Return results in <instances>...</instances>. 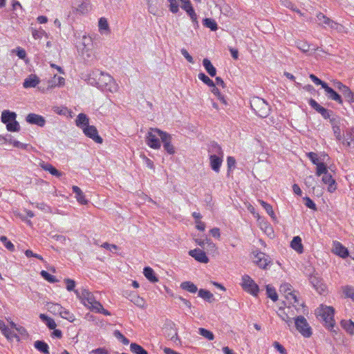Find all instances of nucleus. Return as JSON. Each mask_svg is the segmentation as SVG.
Wrapping results in <instances>:
<instances>
[{
	"mask_svg": "<svg viewBox=\"0 0 354 354\" xmlns=\"http://www.w3.org/2000/svg\"><path fill=\"white\" fill-rule=\"evenodd\" d=\"M87 82L88 84L96 86L103 91L115 93L118 89V85L114 79L108 73L100 71L98 69L89 73Z\"/></svg>",
	"mask_w": 354,
	"mask_h": 354,
	"instance_id": "obj_1",
	"label": "nucleus"
},
{
	"mask_svg": "<svg viewBox=\"0 0 354 354\" xmlns=\"http://www.w3.org/2000/svg\"><path fill=\"white\" fill-rule=\"evenodd\" d=\"M250 106L256 114L262 118H266L270 113V105L261 97H253L250 102Z\"/></svg>",
	"mask_w": 354,
	"mask_h": 354,
	"instance_id": "obj_2",
	"label": "nucleus"
},
{
	"mask_svg": "<svg viewBox=\"0 0 354 354\" xmlns=\"http://www.w3.org/2000/svg\"><path fill=\"white\" fill-rule=\"evenodd\" d=\"M334 308L330 306L322 305L317 311V316L324 322L328 329L332 330L335 326Z\"/></svg>",
	"mask_w": 354,
	"mask_h": 354,
	"instance_id": "obj_3",
	"label": "nucleus"
},
{
	"mask_svg": "<svg viewBox=\"0 0 354 354\" xmlns=\"http://www.w3.org/2000/svg\"><path fill=\"white\" fill-rule=\"evenodd\" d=\"M295 326L304 337H310L312 335L311 327L304 316L299 315L295 318Z\"/></svg>",
	"mask_w": 354,
	"mask_h": 354,
	"instance_id": "obj_4",
	"label": "nucleus"
},
{
	"mask_svg": "<svg viewBox=\"0 0 354 354\" xmlns=\"http://www.w3.org/2000/svg\"><path fill=\"white\" fill-rule=\"evenodd\" d=\"M155 131H156L159 134V137L160 138L161 142L163 144V148L169 154H174L175 153V148L171 144L172 137L171 136L160 129H155Z\"/></svg>",
	"mask_w": 354,
	"mask_h": 354,
	"instance_id": "obj_5",
	"label": "nucleus"
},
{
	"mask_svg": "<svg viewBox=\"0 0 354 354\" xmlns=\"http://www.w3.org/2000/svg\"><path fill=\"white\" fill-rule=\"evenodd\" d=\"M158 128H150L145 137L147 145L151 149H159L161 147V140L158 138L159 134L155 131Z\"/></svg>",
	"mask_w": 354,
	"mask_h": 354,
	"instance_id": "obj_6",
	"label": "nucleus"
},
{
	"mask_svg": "<svg viewBox=\"0 0 354 354\" xmlns=\"http://www.w3.org/2000/svg\"><path fill=\"white\" fill-rule=\"evenodd\" d=\"M242 287L244 290L250 294L257 296L259 291V286L248 275L245 274L242 277Z\"/></svg>",
	"mask_w": 354,
	"mask_h": 354,
	"instance_id": "obj_7",
	"label": "nucleus"
},
{
	"mask_svg": "<svg viewBox=\"0 0 354 354\" xmlns=\"http://www.w3.org/2000/svg\"><path fill=\"white\" fill-rule=\"evenodd\" d=\"M75 293L84 306L87 308L97 300L93 294L86 289H83L81 292L75 290Z\"/></svg>",
	"mask_w": 354,
	"mask_h": 354,
	"instance_id": "obj_8",
	"label": "nucleus"
},
{
	"mask_svg": "<svg viewBox=\"0 0 354 354\" xmlns=\"http://www.w3.org/2000/svg\"><path fill=\"white\" fill-rule=\"evenodd\" d=\"M317 21L319 26H322L324 28L326 26H328L331 29L340 30L342 27L340 24L330 19L322 12H319L317 15Z\"/></svg>",
	"mask_w": 354,
	"mask_h": 354,
	"instance_id": "obj_9",
	"label": "nucleus"
},
{
	"mask_svg": "<svg viewBox=\"0 0 354 354\" xmlns=\"http://www.w3.org/2000/svg\"><path fill=\"white\" fill-rule=\"evenodd\" d=\"M308 104L314 110H315L317 113L321 114V115L324 119H332L330 117L333 115V111L328 110L322 106H321L316 100L313 98H310L308 100Z\"/></svg>",
	"mask_w": 354,
	"mask_h": 354,
	"instance_id": "obj_10",
	"label": "nucleus"
},
{
	"mask_svg": "<svg viewBox=\"0 0 354 354\" xmlns=\"http://www.w3.org/2000/svg\"><path fill=\"white\" fill-rule=\"evenodd\" d=\"M254 262L261 268L267 269L268 266L271 263L270 257L265 253L257 251L254 253Z\"/></svg>",
	"mask_w": 354,
	"mask_h": 354,
	"instance_id": "obj_11",
	"label": "nucleus"
},
{
	"mask_svg": "<svg viewBox=\"0 0 354 354\" xmlns=\"http://www.w3.org/2000/svg\"><path fill=\"white\" fill-rule=\"evenodd\" d=\"M309 281L318 293L322 294L326 291V286L323 283L322 279L317 274L310 275Z\"/></svg>",
	"mask_w": 354,
	"mask_h": 354,
	"instance_id": "obj_12",
	"label": "nucleus"
},
{
	"mask_svg": "<svg viewBox=\"0 0 354 354\" xmlns=\"http://www.w3.org/2000/svg\"><path fill=\"white\" fill-rule=\"evenodd\" d=\"M82 130L87 137L91 138L96 143L101 144L102 142V138L98 135V131L95 127L88 124L84 127Z\"/></svg>",
	"mask_w": 354,
	"mask_h": 354,
	"instance_id": "obj_13",
	"label": "nucleus"
},
{
	"mask_svg": "<svg viewBox=\"0 0 354 354\" xmlns=\"http://www.w3.org/2000/svg\"><path fill=\"white\" fill-rule=\"evenodd\" d=\"M26 121L31 124H36L40 127H43L46 124L45 118L36 113H29L26 118Z\"/></svg>",
	"mask_w": 354,
	"mask_h": 354,
	"instance_id": "obj_14",
	"label": "nucleus"
},
{
	"mask_svg": "<svg viewBox=\"0 0 354 354\" xmlns=\"http://www.w3.org/2000/svg\"><path fill=\"white\" fill-rule=\"evenodd\" d=\"M323 88L326 92L327 97L330 100L337 102L339 104H343V100L340 95H339L334 89L328 86V84H324Z\"/></svg>",
	"mask_w": 354,
	"mask_h": 354,
	"instance_id": "obj_15",
	"label": "nucleus"
},
{
	"mask_svg": "<svg viewBox=\"0 0 354 354\" xmlns=\"http://www.w3.org/2000/svg\"><path fill=\"white\" fill-rule=\"evenodd\" d=\"M189 254L198 262L206 263L209 261L205 252L201 249L191 250L189 251Z\"/></svg>",
	"mask_w": 354,
	"mask_h": 354,
	"instance_id": "obj_16",
	"label": "nucleus"
},
{
	"mask_svg": "<svg viewBox=\"0 0 354 354\" xmlns=\"http://www.w3.org/2000/svg\"><path fill=\"white\" fill-rule=\"evenodd\" d=\"M333 252L339 257L345 259L349 256L348 249L344 247L341 243L338 241H334L333 243Z\"/></svg>",
	"mask_w": 354,
	"mask_h": 354,
	"instance_id": "obj_17",
	"label": "nucleus"
},
{
	"mask_svg": "<svg viewBox=\"0 0 354 354\" xmlns=\"http://www.w3.org/2000/svg\"><path fill=\"white\" fill-rule=\"evenodd\" d=\"M223 156H209L210 167L216 173H218L220 171V169L223 162Z\"/></svg>",
	"mask_w": 354,
	"mask_h": 354,
	"instance_id": "obj_18",
	"label": "nucleus"
},
{
	"mask_svg": "<svg viewBox=\"0 0 354 354\" xmlns=\"http://www.w3.org/2000/svg\"><path fill=\"white\" fill-rule=\"evenodd\" d=\"M209 156H223L224 153L221 147L216 142H211L208 146Z\"/></svg>",
	"mask_w": 354,
	"mask_h": 354,
	"instance_id": "obj_19",
	"label": "nucleus"
},
{
	"mask_svg": "<svg viewBox=\"0 0 354 354\" xmlns=\"http://www.w3.org/2000/svg\"><path fill=\"white\" fill-rule=\"evenodd\" d=\"M39 82V78L36 75L32 74L24 80L23 86L25 88H35Z\"/></svg>",
	"mask_w": 354,
	"mask_h": 354,
	"instance_id": "obj_20",
	"label": "nucleus"
},
{
	"mask_svg": "<svg viewBox=\"0 0 354 354\" xmlns=\"http://www.w3.org/2000/svg\"><path fill=\"white\" fill-rule=\"evenodd\" d=\"M322 181L324 183L327 184L328 185V191L329 192L332 193L336 189L335 181L333 178L330 174H325L322 177Z\"/></svg>",
	"mask_w": 354,
	"mask_h": 354,
	"instance_id": "obj_21",
	"label": "nucleus"
},
{
	"mask_svg": "<svg viewBox=\"0 0 354 354\" xmlns=\"http://www.w3.org/2000/svg\"><path fill=\"white\" fill-rule=\"evenodd\" d=\"M16 118L17 114L15 112L10 111L9 110H4L1 113V120L3 124H7L12 120H15Z\"/></svg>",
	"mask_w": 354,
	"mask_h": 354,
	"instance_id": "obj_22",
	"label": "nucleus"
},
{
	"mask_svg": "<svg viewBox=\"0 0 354 354\" xmlns=\"http://www.w3.org/2000/svg\"><path fill=\"white\" fill-rule=\"evenodd\" d=\"M72 189H73V192L74 194H75V198H76L77 201L80 203H81L82 205H85L87 203L88 201L86 199L84 193L82 192V191L81 190V189L79 187L73 185L72 187Z\"/></svg>",
	"mask_w": 354,
	"mask_h": 354,
	"instance_id": "obj_23",
	"label": "nucleus"
},
{
	"mask_svg": "<svg viewBox=\"0 0 354 354\" xmlns=\"http://www.w3.org/2000/svg\"><path fill=\"white\" fill-rule=\"evenodd\" d=\"M167 330H169L168 333H166L167 337H169L174 343H176L177 341L180 342V339L178 337L177 330L174 327V324L173 323L169 325V328H166V332Z\"/></svg>",
	"mask_w": 354,
	"mask_h": 354,
	"instance_id": "obj_24",
	"label": "nucleus"
},
{
	"mask_svg": "<svg viewBox=\"0 0 354 354\" xmlns=\"http://www.w3.org/2000/svg\"><path fill=\"white\" fill-rule=\"evenodd\" d=\"M203 65L205 69L206 70L207 73L211 77H214L216 75V68L212 65V64L208 59L205 58L203 60Z\"/></svg>",
	"mask_w": 354,
	"mask_h": 354,
	"instance_id": "obj_25",
	"label": "nucleus"
},
{
	"mask_svg": "<svg viewBox=\"0 0 354 354\" xmlns=\"http://www.w3.org/2000/svg\"><path fill=\"white\" fill-rule=\"evenodd\" d=\"M76 125L83 129L84 127L88 126V118L84 113H80L76 119Z\"/></svg>",
	"mask_w": 354,
	"mask_h": 354,
	"instance_id": "obj_26",
	"label": "nucleus"
},
{
	"mask_svg": "<svg viewBox=\"0 0 354 354\" xmlns=\"http://www.w3.org/2000/svg\"><path fill=\"white\" fill-rule=\"evenodd\" d=\"M290 246L292 249L297 251L299 253H301L303 252V245L301 243V239L297 236L293 237Z\"/></svg>",
	"mask_w": 354,
	"mask_h": 354,
	"instance_id": "obj_27",
	"label": "nucleus"
},
{
	"mask_svg": "<svg viewBox=\"0 0 354 354\" xmlns=\"http://www.w3.org/2000/svg\"><path fill=\"white\" fill-rule=\"evenodd\" d=\"M36 349L44 354H49L48 345L44 341L37 340L34 343Z\"/></svg>",
	"mask_w": 354,
	"mask_h": 354,
	"instance_id": "obj_28",
	"label": "nucleus"
},
{
	"mask_svg": "<svg viewBox=\"0 0 354 354\" xmlns=\"http://www.w3.org/2000/svg\"><path fill=\"white\" fill-rule=\"evenodd\" d=\"M145 277L151 282L155 283L158 281L156 274L152 268L150 267H145L143 271Z\"/></svg>",
	"mask_w": 354,
	"mask_h": 354,
	"instance_id": "obj_29",
	"label": "nucleus"
},
{
	"mask_svg": "<svg viewBox=\"0 0 354 354\" xmlns=\"http://www.w3.org/2000/svg\"><path fill=\"white\" fill-rule=\"evenodd\" d=\"M184 10L187 12V14L189 15V17H190L192 23H193V25L194 26H198V20H197V15L193 8V6H188L187 8H184Z\"/></svg>",
	"mask_w": 354,
	"mask_h": 354,
	"instance_id": "obj_30",
	"label": "nucleus"
},
{
	"mask_svg": "<svg viewBox=\"0 0 354 354\" xmlns=\"http://www.w3.org/2000/svg\"><path fill=\"white\" fill-rule=\"evenodd\" d=\"M343 144L348 147L354 148V136L351 130H347L346 131Z\"/></svg>",
	"mask_w": 354,
	"mask_h": 354,
	"instance_id": "obj_31",
	"label": "nucleus"
},
{
	"mask_svg": "<svg viewBox=\"0 0 354 354\" xmlns=\"http://www.w3.org/2000/svg\"><path fill=\"white\" fill-rule=\"evenodd\" d=\"M341 326L350 335H354V322L351 319L342 320Z\"/></svg>",
	"mask_w": 354,
	"mask_h": 354,
	"instance_id": "obj_32",
	"label": "nucleus"
},
{
	"mask_svg": "<svg viewBox=\"0 0 354 354\" xmlns=\"http://www.w3.org/2000/svg\"><path fill=\"white\" fill-rule=\"evenodd\" d=\"M180 288L191 293H196L198 291L197 286L191 281H184L181 283Z\"/></svg>",
	"mask_w": 354,
	"mask_h": 354,
	"instance_id": "obj_33",
	"label": "nucleus"
},
{
	"mask_svg": "<svg viewBox=\"0 0 354 354\" xmlns=\"http://www.w3.org/2000/svg\"><path fill=\"white\" fill-rule=\"evenodd\" d=\"M39 318L46 324L48 328L55 329L56 328L57 324L53 319L48 317L45 314H40Z\"/></svg>",
	"mask_w": 354,
	"mask_h": 354,
	"instance_id": "obj_34",
	"label": "nucleus"
},
{
	"mask_svg": "<svg viewBox=\"0 0 354 354\" xmlns=\"http://www.w3.org/2000/svg\"><path fill=\"white\" fill-rule=\"evenodd\" d=\"M203 24L212 31H216L218 29V25L216 21L212 18H205L203 20Z\"/></svg>",
	"mask_w": 354,
	"mask_h": 354,
	"instance_id": "obj_35",
	"label": "nucleus"
},
{
	"mask_svg": "<svg viewBox=\"0 0 354 354\" xmlns=\"http://www.w3.org/2000/svg\"><path fill=\"white\" fill-rule=\"evenodd\" d=\"M41 167L44 170L49 171V173L53 176L59 177L62 176V173L59 171L55 167L51 164L45 163L41 165Z\"/></svg>",
	"mask_w": 354,
	"mask_h": 354,
	"instance_id": "obj_36",
	"label": "nucleus"
},
{
	"mask_svg": "<svg viewBox=\"0 0 354 354\" xmlns=\"http://www.w3.org/2000/svg\"><path fill=\"white\" fill-rule=\"evenodd\" d=\"M99 31L100 33H108L109 32V26L107 20L101 17L98 21Z\"/></svg>",
	"mask_w": 354,
	"mask_h": 354,
	"instance_id": "obj_37",
	"label": "nucleus"
},
{
	"mask_svg": "<svg viewBox=\"0 0 354 354\" xmlns=\"http://www.w3.org/2000/svg\"><path fill=\"white\" fill-rule=\"evenodd\" d=\"M198 297L209 302H212V300H214L213 294L210 291L205 289H200L198 290Z\"/></svg>",
	"mask_w": 354,
	"mask_h": 354,
	"instance_id": "obj_38",
	"label": "nucleus"
},
{
	"mask_svg": "<svg viewBox=\"0 0 354 354\" xmlns=\"http://www.w3.org/2000/svg\"><path fill=\"white\" fill-rule=\"evenodd\" d=\"M259 202L261 204V205L265 209L266 212L270 216V217L273 220H276V216L272 209V207L270 204L267 203L266 202H265L263 201L260 200V201H259Z\"/></svg>",
	"mask_w": 354,
	"mask_h": 354,
	"instance_id": "obj_39",
	"label": "nucleus"
},
{
	"mask_svg": "<svg viewBox=\"0 0 354 354\" xmlns=\"http://www.w3.org/2000/svg\"><path fill=\"white\" fill-rule=\"evenodd\" d=\"M130 350L135 354H148L147 351L136 343H131Z\"/></svg>",
	"mask_w": 354,
	"mask_h": 354,
	"instance_id": "obj_40",
	"label": "nucleus"
},
{
	"mask_svg": "<svg viewBox=\"0 0 354 354\" xmlns=\"http://www.w3.org/2000/svg\"><path fill=\"white\" fill-rule=\"evenodd\" d=\"M330 122L333 126V130L335 136L336 137L337 140H341V139H342L341 129H340L339 127L336 124L335 118H332V119H330Z\"/></svg>",
	"mask_w": 354,
	"mask_h": 354,
	"instance_id": "obj_41",
	"label": "nucleus"
},
{
	"mask_svg": "<svg viewBox=\"0 0 354 354\" xmlns=\"http://www.w3.org/2000/svg\"><path fill=\"white\" fill-rule=\"evenodd\" d=\"M341 93L349 103L354 102V93L348 86H346Z\"/></svg>",
	"mask_w": 354,
	"mask_h": 354,
	"instance_id": "obj_42",
	"label": "nucleus"
},
{
	"mask_svg": "<svg viewBox=\"0 0 354 354\" xmlns=\"http://www.w3.org/2000/svg\"><path fill=\"white\" fill-rule=\"evenodd\" d=\"M6 129L10 132H18L20 130V125L15 119L6 124Z\"/></svg>",
	"mask_w": 354,
	"mask_h": 354,
	"instance_id": "obj_43",
	"label": "nucleus"
},
{
	"mask_svg": "<svg viewBox=\"0 0 354 354\" xmlns=\"http://www.w3.org/2000/svg\"><path fill=\"white\" fill-rule=\"evenodd\" d=\"M266 294L273 301H276L278 299V295L275 289L270 285L266 286Z\"/></svg>",
	"mask_w": 354,
	"mask_h": 354,
	"instance_id": "obj_44",
	"label": "nucleus"
},
{
	"mask_svg": "<svg viewBox=\"0 0 354 354\" xmlns=\"http://www.w3.org/2000/svg\"><path fill=\"white\" fill-rule=\"evenodd\" d=\"M59 316L63 319H67L70 322H73L74 320L75 319V315L68 310H66L64 308H63V310L60 312Z\"/></svg>",
	"mask_w": 354,
	"mask_h": 354,
	"instance_id": "obj_45",
	"label": "nucleus"
},
{
	"mask_svg": "<svg viewBox=\"0 0 354 354\" xmlns=\"http://www.w3.org/2000/svg\"><path fill=\"white\" fill-rule=\"evenodd\" d=\"M212 88L211 91L214 95H215L218 99L224 104H227V102L225 99L224 95H223L219 89L216 86L215 83L214 84L213 86H210Z\"/></svg>",
	"mask_w": 354,
	"mask_h": 354,
	"instance_id": "obj_46",
	"label": "nucleus"
},
{
	"mask_svg": "<svg viewBox=\"0 0 354 354\" xmlns=\"http://www.w3.org/2000/svg\"><path fill=\"white\" fill-rule=\"evenodd\" d=\"M48 310L53 314L59 315L60 312L63 310V307L59 304H50Z\"/></svg>",
	"mask_w": 354,
	"mask_h": 354,
	"instance_id": "obj_47",
	"label": "nucleus"
},
{
	"mask_svg": "<svg viewBox=\"0 0 354 354\" xmlns=\"http://www.w3.org/2000/svg\"><path fill=\"white\" fill-rule=\"evenodd\" d=\"M198 333L208 340H213L214 338V334L210 330L203 328H200L198 329Z\"/></svg>",
	"mask_w": 354,
	"mask_h": 354,
	"instance_id": "obj_48",
	"label": "nucleus"
},
{
	"mask_svg": "<svg viewBox=\"0 0 354 354\" xmlns=\"http://www.w3.org/2000/svg\"><path fill=\"white\" fill-rule=\"evenodd\" d=\"M198 77L200 80H201L203 83H205V84H207V86H209V87L210 86H214V82H213V80H212L208 76H207L205 73H200L198 75Z\"/></svg>",
	"mask_w": 354,
	"mask_h": 354,
	"instance_id": "obj_49",
	"label": "nucleus"
},
{
	"mask_svg": "<svg viewBox=\"0 0 354 354\" xmlns=\"http://www.w3.org/2000/svg\"><path fill=\"white\" fill-rule=\"evenodd\" d=\"M317 165L316 169V175L317 176H320L321 175H324L325 174L328 173L327 167L324 162H319Z\"/></svg>",
	"mask_w": 354,
	"mask_h": 354,
	"instance_id": "obj_50",
	"label": "nucleus"
},
{
	"mask_svg": "<svg viewBox=\"0 0 354 354\" xmlns=\"http://www.w3.org/2000/svg\"><path fill=\"white\" fill-rule=\"evenodd\" d=\"M343 292L346 297L351 298L354 301V287L346 286L343 288Z\"/></svg>",
	"mask_w": 354,
	"mask_h": 354,
	"instance_id": "obj_51",
	"label": "nucleus"
},
{
	"mask_svg": "<svg viewBox=\"0 0 354 354\" xmlns=\"http://www.w3.org/2000/svg\"><path fill=\"white\" fill-rule=\"evenodd\" d=\"M40 274L42 276V277L48 282L55 283L57 281L55 276L51 275L46 270H41Z\"/></svg>",
	"mask_w": 354,
	"mask_h": 354,
	"instance_id": "obj_52",
	"label": "nucleus"
},
{
	"mask_svg": "<svg viewBox=\"0 0 354 354\" xmlns=\"http://www.w3.org/2000/svg\"><path fill=\"white\" fill-rule=\"evenodd\" d=\"M113 335L115 338L122 342L124 345L129 344V340L124 337L119 330H116L113 332Z\"/></svg>",
	"mask_w": 354,
	"mask_h": 354,
	"instance_id": "obj_53",
	"label": "nucleus"
},
{
	"mask_svg": "<svg viewBox=\"0 0 354 354\" xmlns=\"http://www.w3.org/2000/svg\"><path fill=\"white\" fill-rule=\"evenodd\" d=\"M282 3H283V5L285 7H286V8H289V9H290V10H293V11H295V12H297L298 14H299V15H302V13H301V11H300L297 8V6H296L295 4H293L292 2H290V1H288V0H284V1H283V2H282Z\"/></svg>",
	"mask_w": 354,
	"mask_h": 354,
	"instance_id": "obj_54",
	"label": "nucleus"
},
{
	"mask_svg": "<svg viewBox=\"0 0 354 354\" xmlns=\"http://www.w3.org/2000/svg\"><path fill=\"white\" fill-rule=\"evenodd\" d=\"M1 241L3 243L4 246L10 251H12L15 249L14 245L8 240L7 237L5 236H1L0 237Z\"/></svg>",
	"mask_w": 354,
	"mask_h": 354,
	"instance_id": "obj_55",
	"label": "nucleus"
},
{
	"mask_svg": "<svg viewBox=\"0 0 354 354\" xmlns=\"http://www.w3.org/2000/svg\"><path fill=\"white\" fill-rule=\"evenodd\" d=\"M315 184H316V180L313 176H309L306 178L305 185L308 187H311L314 190Z\"/></svg>",
	"mask_w": 354,
	"mask_h": 354,
	"instance_id": "obj_56",
	"label": "nucleus"
},
{
	"mask_svg": "<svg viewBox=\"0 0 354 354\" xmlns=\"http://www.w3.org/2000/svg\"><path fill=\"white\" fill-rule=\"evenodd\" d=\"M167 1L169 3V10L172 13H177L179 10L177 0H167Z\"/></svg>",
	"mask_w": 354,
	"mask_h": 354,
	"instance_id": "obj_57",
	"label": "nucleus"
},
{
	"mask_svg": "<svg viewBox=\"0 0 354 354\" xmlns=\"http://www.w3.org/2000/svg\"><path fill=\"white\" fill-rule=\"evenodd\" d=\"M297 47L304 53H307L310 50V44L305 41L297 42Z\"/></svg>",
	"mask_w": 354,
	"mask_h": 354,
	"instance_id": "obj_58",
	"label": "nucleus"
},
{
	"mask_svg": "<svg viewBox=\"0 0 354 354\" xmlns=\"http://www.w3.org/2000/svg\"><path fill=\"white\" fill-rule=\"evenodd\" d=\"M277 315L284 322L290 317V316H289L288 313H286V308H283V307H280L279 308Z\"/></svg>",
	"mask_w": 354,
	"mask_h": 354,
	"instance_id": "obj_59",
	"label": "nucleus"
},
{
	"mask_svg": "<svg viewBox=\"0 0 354 354\" xmlns=\"http://www.w3.org/2000/svg\"><path fill=\"white\" fill-rule=\"evenodd\" d=\"M64 282L66 284V290L68 291H75V281L71 279H65Z\"/></svg>",
	"mask_w": 354,
	"mask_h": 354,
	"instance_id": "obj_60",
	"label": "nucleus"
},
{
	"mask_svg": "<svg viewBox=\"0 0 354 354\" xmlns=\"http://www.w3.org/2000/svg\"><path fill=\"white\" fill-rule=\"evenodd\" d=\"M0 328H1L3 335L5 337H6L8 339H9L10 337V336L12 337H18L16 334H12L11 333V331L10 330V329L7 326H6L4 324L3 326H1Z\"/></svg>",
	"mask_w": 354,
	"mask_h": 354,
	"instance_id": "obj_61",
	"label": "nucleus"
},
{
	"mask_svg": "<svg viewBox=\"0 0 354 354\" xmlns=\"http://www.w3.org/2000/svg\"><path fill=\"white\" fill-rule=\"evenodd\" d=\"M32 37L35 39H40L44 35H47L46 32L45 30H44L43 29L40 28L39 30H33L32 32Z\"/></svg>",
	"mask_w": 354,
	"mask_h": 354,
	"instance_id": "obj_62",
	"label": "nucleus"
},
{
	"mask_svg": "<svg viewBox=\"0 0 354 354\" xmlns=\"http://www.w3.org/2000/svg\"><path fill=\"white\" fill-rule=\"evenodd\" d=\"M292 287L290 283H284L280 286L279 291L281 292L284 293L285 295H287L288 292L292 291Z\"/></svg>",
	"mask_w": 354,
	"mask_h": 354,
	"instance_id": "obj_63",
	"label": "nucleus"
},
{
	"mask_svg": "<svg viewBox=\"0 0 354 354\" xmlns=\"http://www.w3.org/2000/svg\"><path fill=\"white\" fill-rule=\"evenodd\" d=\"M91 310L98 313L100 311V309H102V305L98 301H95L93 304H92L90 306L88 307Z\"/></svg>",
	"mask_w": 354,
	"mask_h": 354,
	"instance_id": "obj_64",
	"label": "nucleus"
}]
</instances>
